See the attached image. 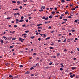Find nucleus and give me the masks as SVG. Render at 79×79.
Returning a JSON list of instances; mask_svg holds the SVG:
<instances>
[{"instance_id":"obj_1","label":"nucleus","mask_w":79,"mask_h":79,"mask_svg":"<svg viewBox=\"0 0 79 79\" xmlns=\"http://www.w3.org/2000/svg\"><path fill=\"white\" fill-rule=\"evenodd\" d=\"M43 19H45V20H48V17L45 18V17L44 16L42 18Z\"/></svg>"},{"instance_id":"obj_2","label":"nucleus","mask_w":79,"mask_h":79,"mask_svg":"<svg viewBox=\"0 0 79 79\" xmlns=\"http://www.w3.org/2000/svg\"><path fill=\"white\" fill-rule=\"evenodd\" d=\"M45 7L44 6H42L41 7V10H43V9H45Z\"/></svg>"},{"instance_id":"obj_3","label":"nucleus","mask_w":79,"mask_h":79,"mask_svg":"<svg viewBox=\"0 0 79 79\" xmlns=\"http://www.w3.org/2000/svg\"><path fill=\"white\" fill-rule=\"evenodd\" d=\"M19 41H20V42H23V41L22 40V38H19Z\"/></svg>"},{"instance_id":"obj_4","label":"nucleus","mask_w":79,"mask_h":79,"mask_svg":"<svg viewBox=\"0 0 79 79\" xmlns=\"http://www.w3.org/2000/svg\"><path fill=\"white\" fill-rule=\"evenodd\" d=\"M70 14L71 15V16H73V15L74 12L72 11V12H71V13H70Z\"/></svg>"},{"instance_id":"obj_5","label":"nucleus","mask_w":79,"mask_h":79,"mask_svg":"<svg viewBox=\"0 0 79 79\" xmlns=\"http://www.w3.org/2000/svg\"><path fill=\"white\" fill-rule=\"evenodd\" d=\"M23 21H24V20H23V19H21L20 20L19 22H20V23H22V22H23Z\"/></svg>"},{"instance_id":"obj_6","label":"nucleus","mask_w":79,"mask_h":79,"mask_svg":"<svg viewBox=\"0 0 79 79\" xmlns=\"http://www.w3.org/2000/svg\"><path fill=\"white\" fill-rule=\"evenodd\" d=\"M76 68L75 67H73L72 68V69L73 70H74V69H75Z\"/></svg>"},{"instance_id":"obj_7","label":"nucleus","mask_w":79,"mask_h":79,"mask_svg":"<svg viewBox=\"0 0 79 79\" xmlns=\"http://www.w3.org/2000/svg\"><path fill=\"white\" fill-rule=\"evenodd\" d=\"M3 37L6 40H8V39L6 38L5 37V36H3Z\"/></svg>"},{"instance_id":"obj_8","label":"nucleus","mask_w":79,"mask_h":79,"mask_svg":"<svg viewBox=\"0 0 79 79\" xmlns=\"http://www.w3.org/2000/svg\"><path fill=\"white\" fill-rule=\"evenodd\" d=\"M39 66V64H38V63L36 64L35 65V66H34V67H36V66Z\"/></svg>"},{"instance_id":"obj_9","label":"nucleus","mask_w":79,"mask_h":79,"mask_svg":"<svg viewBox=\"0 0 79 79\" xmlns=\"http://www.w3.org/2000/svg\"><path fill=\"white\" fill-rule=\"evenodd\" d=\"M25 74H29V71H27L26 72Z\"/></svg>"},{"instance_id":"obj_10","label":"nucleus","mask_w":79,"mask_h":79,"mask_svg":"<svg viewBox=\"0 0 79 79\" xmlns=\"http://www.w3.org/2000/svg\"><path fill=\"white\" fill-rule=\"evenodd\" d=\"M19 10V9H18V8L13 9V10Z\"/></svg>"},{"instance_id":"obj_11","label":"nucleus","mask_w":79,"mask_h":79,"mask_svg":"<svg viewBox=\"0 0 79 79\" xmlns=\"http://www.w3.org/2000/svg\"><path fill=\"white\" fill-rule=\"evenodd\" d=\"M34 66H33V67L31 68L30 69V70H32V69H34Z\"/></svg>"},{"instance_id":"obj_12","label":"nucleus","mask_w":79,"mask_h":79,"mask_svg":"<svg viewBox=\"0 0 79 79\" xmlns=\"http://www.w3.org/2000/svg\"><path fill=\"white\" fill-rule=\"evenodd\" d=\"M61 2L62 3H64V2H65V1H64V0H61Z\"/></svg>"},{"instance_id":"obj_13","label":"nucleus","mask_w":79,"mask_h":79,"mask_svg":"<svg viewBox=\"0 0 79 79\" xmlns=\"http://www.w3.org/2000/svg\"><path fill=\"white\" fill-rule=\"evenodd\" d=\"M14 16H16V15H17V13H15L14 14Z\"/></svg>"},{"instance_id":"obj_14","label":"nucleus","mask_w":79,"mask_h":79,"mask_svg":"<svg viewBox=\"0 0 79 79\" xmlns=\"http://www.w3.org/2000/svg\"><path fill=\"white\" fill-rule=\"evenodd\" d=\"M43 35H44V38L45 37L47 36V35H46V34H44Z\"/></svg>"},{"instance_id":"obj_15","label":"nucleus","mask_w":79,"mask_h":79,"mask_svg":"<svg viewBox=\"0 0 79 79\" xmlns=\"http://www.w3.org/2000/svg\"><path fill=\"white\" fill-rule=\"evenodd\" d=\"M14 32H15V31H10V33H14Z\"/></svg>"},{"instance_id":"obj_16","label":"nucleus","mask_w":79,"mask_h":79,"mask_svg":"<svg viewBox=\"0 0 79 79\" xmlns=\"http://www.w3.org/2000/svg\"><path fill=\"white\" fill-rule=\"evenodd\" d=\"M16 40V38H12V40Z\"/></svg>"},{"instance_id":"obj_17","label":"nucleus","mask_w":79,"mask_h":79,"mask_svg":"<svg viewBox=\"0 0 79 79\" xmlns=\"http://www.w3.org/2000/svg\"><path fill=\"white\" fill-rule=\"evenodd\" d=\"M25 32L26 33H28V32H29V31H25Z\"/></svg>"},{"instance_id":"obj_18","label":"nucleus","mask_w":79,"mask_h":79,"mask_svg":"<svg viewBox=\"0 0 79 79\" xmlns=\"http://www.w3.org/2000/svg\"><path fill=\"white\" fill-rule=\"evenodd\" d=\"M27 35V34L25 33L24 34H23L22 35V36H23V35Z\"/></svg>"},{"instance_id":"obj_19","label":"nucleus","mask_w":79,"mask_h":79,"mask_svg":"<svg viewBox=\"0 0 79 79\" xmlns=\"http://www.w3.org/2000/svg\"><path fill=\"white\" fill-rule=\"evenodd\" d=\"M49 48H50V49H53V47H50Z\"/></svg>"},{"instance_id":"obj_20","label":"nucleus","mask_w":79,"mask_h":79,"mask_svg":"<svg viewBox=\"0 0 79 79\" xmlns=\"http://www.w3.org/2000/svg\"><path fill=\"white\" fill-rule=\"evenodd\" d=\"M50 39V37H48L46 39V40H48V39Z\"/></svg>"},{"instance_id":"obj_21","label":"nucleus","mask_w":79,"mask_h":79,"mask_svg":"<svg viewBox=\"0 0 79 79\" xmlns=\"http://www.w3.org/2000/svg\"><path fill=\"white\" fill-rule=\"evenodd\" d=\"M55 11H52V12L51 13L52 14H55Z\"/></svg>"},{"instance_id":"obj_22","label":"nucleus","mask_w":79,"mask_h":79,"mask_svg":"<svg viewBox=\"0 0 79 79\" xmlns=\"http://www.w3.org/2000/svg\"><path fill=\"white\" fill-rule=\"evenodd\" d=\"M12 3H16V1H12Z\"/></svg>"},{"instance_id":"obj_23","label":"nucleus","mask_w":79,"mask_h":79,"mask_svg":"<svg viewBox=\"0 0 79 79\" xmlns=\"http://www.w3.org/2000/svg\"><path fill=\"white\" fill-rule=\"evenodd\" d=\"M19 66L20 68H23V65H20Z\"/></svg>"},{"instance_id":"obj_24","label":"nucleus","mask_w":79,"mask_h":79,"mask_svg":"<svg viewBox=\"0 0 79 79\" xmlns=\"http://www.w3.org/2000/svg\"><path fill=\"white\" fill-rule=\"evenodd\" d=\"M49 64V65H52V62L50 63Z\"/></svg>"},{"instance_id":"obj_25","label":"nucleus","mask_w":79,"mask_h":79,"mask_svg":"<svg viewBox=\"0 0 79 79\" xmlns=\"http://www.w3.org/2000/svg\"><path fill=\"white\" fill-rule=\"evenodd\" d=\"M33 55H35V56H36L37 55V54H36L35 53L33 54Z\"/></svg>"},{"instance_id":"obj_26","label":"nucleus","mask_w":79,"mask_h":79,"mask_svg":"<svg viewBox=\"0 0 79 79\" xmlns=\"http://www.w3.org/2000/svg\"><path fill=\"white\" fill-rule=\"evenodd\" d=\"M37 29H42V27H39L37 28Z\"/></svg>"},{"instance_id":"obj_27","label":"nucleus","mask_w":79,"mask_h":79,"mask_svg":"<svg viewBox=\"0 0 79 79\" xmlns=\"http://www.w3.org/2000/svg\"><path fill=\"white\" fill-rule=\"evenodd\" d=\"M76 10V9L75 8H73V9H72V10L73 11L74 10Z\"/></svg>"},{"instance_id":"obj_28","label":"nucleus","mask_w":79,"mask_h":79,"mask_svg":"<svg viewBox=\"0 0 79 79\" xmlns=\"http://www.w3.org/2000/svg\"><path fill=\"white\" fill-rule=\"evenodd\" d=\"M72 32H75V31H76V30H72Z\"/></svg>"},{"instance_id":"obj_29","label":"nucleus","mask_w":79,"mask_h":79,"mask_svg":"<svg viewBox=\"0 0 79 79\" xmlns=\"http://www.w3.org/2000/svg\"><path fill=\"white\" fill-rule=\"evenodd\" d=\"M17 15H18V16H19V15H20V14L19 12H18L17 13Z\"/></svg>"},{"instance_id":"obj_30","label":"nucleus","mask_w":79,"mask_h":79,"mask_svg":"<svg viewBox=\"0 0 79 79\" xmlns=\"http://www.w3.org/2000/svg\"><path fill=\"white\" fill-rule=\"evenodd\" d=\"M31 76H34V74H31Z\"/></svg>"},{"instance_id":"obj_31","label":"nucleus","mask_w":79,"mask_h":79,"mask_svg":"<svg viewBox=\"0 0 79 79\" xmlns=\"http://www.w3.org/2000/svg\"><path fill=\"white\" fill-rule=\"evenodd\" d=\"M57 56H60V54L58 53V54H57Z\"/></svg>"},{"instance_id":"obj_32","label":"nucleus","mask_w":79,"mask_h":79,"mask_svg":"<svg viewBox=\"0 0 79 79\" xmlns=\"http://www.w3.org/2000/svg\"><path fill=\"white\" fill-rule=\"evenodd\" d=\"M39 11H43V9H41V10H39Z\"/></svg>"},{"instance_id":"obj_33","label":"nucleus","mask_w":79,"mask_h":79,"mask_svg":"<svg viewBox=\"0 0 79 79\" xmlns=\"http://www.w3.org/2000/svg\"><path fill=\"white\" fill-rule=\"evenodd\" d=\"M69 18H70V19H71V18H72V17H71V16H69Z\"/></svg>"},{"instance_id":"obj_34","label":"nucleus","mask_w":79,"mask_h":79,"mask_svg":"<svg viewBox=\"0 0 79 79\" xmlns=\"http://www.w3.org/2000/svg\"><path fill=\"white\" fill-rule=\"evenodd\" d=\"M25 26H26V25L25 24H24L22 25L23 27H25Z\"/></svg>"},{"instance_id":"obj_35","label":"nucleus","mask_w":79,"mask_h":79,"mask_svg":"<svg viewBox=\"0 0 79 79\" xmlns=\"http://www.w3.org/2000/svg\"><path fill=\"white\" fill-rule=\"evenodd\" d=\"M49 18H50V19L52 18V17L51 16H49Z\"/></svg>"},{"instance_id":"obj_36","label":"nucleus","mask_w":79,"mask_h":79,"mask_svg":"<svg viewBox=\"0 0 79 79\" xmlns=\"http://www.w3.org/2000/svg\"><path fill=\"white\" fill-rule=\"evenodd\" d=\"M75 23H77V20H75Z\"/></svg>"},{"instance_id":"obj_37","label":"nucleus","mask_w":79,"mask_h":79,"mask_svg":"<svg viewBox=\"0 0 79 79\" xmlns=\"http://www.w3.org/2000/svg\"><path fill=\"white\" fill-rule=\"evenodd\" d=\"M60 71H63V68H60Z\"/></svg>"},{"instance_id":"obj_38","label":"nucleus","mask_w":79,"mask_h":79,"mask_svg":"<svg viewBox=\"0 0 79 79\" xmlns=\"http://www.w3.org/2000/svg\"><path fill=\"white\" fill-rule=\"evenodd\" d=\"M14 27H17V25H15Z\"/></svg>"},{"instance_id":"obj_39","label":"nucleus","mask_w":79,"mask_h":79,"mask_svg":"<svg viewBox=\"0 0 79 79\" xmlns=\"http://www.w3.org/2000/svg\"><path fill=\"white\" fill-rule=\"evenodd\" d=\"M32 19V17H29V19Z\"/></svg>"},{"instance_id":"obj_40","label":"nucleus","mask_w":79,"mask_h":79,"mask_svg":"<svg viewBox=\"0 0 79 79\" xmlns=\"http://www.w3.org/2000/svg\"><path fill=\"white\" fill-rule=\"evenodd\" d=\"M31 39H34V36H31Z\"/></svg>"},{"instance_id":"obj_41","label":"nucleus","mask_w":79,"mask_h":79,"mask_svg":"<svg viewBox=\"0 0 79 79\" xmlns=\"http://www.w3.org/2000/svg\"><path fill=\"white\" fill-rule=\"evenodd\" d=\"M48 29H52V27L50 26L49 27H48Z\"/></svg>"},{"instance_id":"obj_42","label":"nucleus","mask_w":79,"mask_h":79,"mask_svg":"<svg viewBox=\"0 0 79 79\" xmlns=\"http://www.w3.org/2000/svg\"><path fill=\"white\" fill-rule=\"evenodd\" d=\"M41 39H40V38H39L38 39V40H39V41H40V40H41Z\"/></svg>"},{"instance_id":"obj_43","label":"nucleus","mask_w":79,"mask_h":79,"mask_svg":"<svg viewBox=\"0 0 79 79\" xmlns=\"http://www.w3.org/2000/svg\"><path fill=\"white\" fill-rule=\"evenodd\" d=\"M60 19H62L63 18V17H61V16H60Z\"/></svg>"},{"instance_id":"obj_44","label":"nucleus","mask_w":79,"mask_h":79,"mask_svg":"<svg viewBox=\"0 0 79 79\" xmlns=\"http://www.w3.org/2000/svg\"><path fill=\"white\" fill-rule=\"evenodd\" d=\"M55 32V31H52L51 33H53Z\"/></svg>"},{"instance_id":"obj_45","label":"nucleus","mask_w":79,"mask_h":79,"mask_svg":"<svg viewBox=\"0 0 79 79\" xmlns=\"http://www.w3.org/2000/svg\"><path fill=\"white\" fill-rule=\"evenodd\" d=\"M70 77H71V78H73V76L71 75L70 76Z\"/></svg>"},{"instance_id":"obj_46","label":"nucleus","mask_w":79,"mask_h":79,"mask_svg":"<svg viewBox=\"0 0 79 79\" xmlns=\"http://www.w3.org/2000/svg\"><path fill=\"white\" fill-rule=\"evenodd\" d=\"M64 21H67V19H63Z\"/></svg>"},{"instance_id":"obj_47","label":"nucleus","mask_w":79,"mask_h":79,"mask_svg":"<svg viewBox=\"0 0 79 79\" xmlns=\"http://www.w3.org/2000/svg\"><path fill=\"white\" fill-rule=\"evenodd\" d=\"M1 43H3V40H1Z\"/></svg>"},{"instance_id":"obj_48","label":"nucleus","mask_w":79,"mask_h":79,"mask_svg":"<svg viewBox=\"0 0 79 79\" xmlns=\"http://www.w3.org/2000/svg\"><path fill=\"white\" fill-rule=\"evenodd\" d=\"M29 22V20L28 19H27L26 20V22Z\"/></svg>"},{"instance_id":"obj_49","label":"nucleus","mask_w":79,"mask_h":79,"mask_svg":"<svg viewBox=\"0 0 79 79\" xmlns=\"http://www.w3.org/2000/svg\"><path fill=\"white\" fill-rule=\"evenodd\" d=\"M66 41V40L65 39L64 41H63V42H64Z\"/></svg>"},{"instance_id":"obj_50","label":"nucleus","mask_w":79,"mask_h":79,"mask_svg":"<svg viewBox=\"0 0 79 79\" xmlns=\"http://www.w3.org/2000/svg\"><path fill=\"white\" fill-rule=\"evenodd\" d=\"M16 21H19V19H16Z\"/></svg>"},{"instance_id":"obj_51","label":"nucleus","mask_w":79,"mask_h":79,"mask_svg":"<svg viewBox=\"0 0 79 79\" xmlns=\"http://www.w3.org/2000/svg\"><path fill=\"white\" fill-rule=\"evenodd\" d=\"M19 23V22L18 21H16V24H17V23Z\"/></svg>"},{"instance_id":"obj_52","label":"nucleus","mask_w":79,"mask_h":79,"mask_svg":"<svg viewBox=\"0 0 79 79\" xmlns=\"http://www.w3.org/2000/svg\"><path fill=\"white\" fill-rule=\"evenodd\" d=\"M66 23V22H64L63 23H62V24H64V23Z\"/></svg>"},{"instance_id":"obj_53","label":"nucleus","mask_w":79,"mask_h":79,"mask_svg":"<svg viewBox=\"0 0 79 79\" xmlns=\"http://www.w3.org/2000/svg\"><path fill=\"white\" fill-rule=\"evenodd\" d=\"M22 6H20L19 7V8H20V9H22Z\"/></svg>"},{"instance_id":"obj_54","label":"nucleus","mask_w":79,"mask_h":79,"mask_svg":"<svg viewBox=\"0 0 79 79\" xmlns=\"http://www.w3.org/2000/svg\"><path fill=\"white\" fill-rule=\"evenodd\" d=\"M26 1H27V0H23V2H26Z\"/></svg>"},{"instance_id":"obj_55","label":"nucleus","mask_w":79,"mask_h":79,"mask_svg":"<svg viewBox=\"0 0 79 79\" xmlns=\"http://www.w3.org/2000/svg\"><path fill=\"white\" fill-rule=\"evenodd\" d=\"M14 21H12V22H11V23L12 24H13V23H14Z\"/></svg>"},{"instance_id":"obj_56","label":"nucleus","mask_w":79,"mask_h":79,"mask_svg":"<svg viewBox=\"0 0 79 79\" xmlns=\"http://www.w3.org/2000/svg\"><path fill=\"white\" fill-rule=\"evenodd\" d=\"M58 42H61V40H58Z\"/></svg>"},{"instance_id":"obj_57","label":"nucleus","mask_w":79,"mask_h":79,"mask_svg":"<svg viewBox=\"0 0 79 79\" xmlns=\"http://www.w3.org/2000/svg\"><path fill=\"white\" fill-rule=\"evenodd\" d=\"M73 73H72L70 72L69 73V74L70 75H71V74H72Z\"/></svg>"},{"instance_id":"obj_58","label":"nucleus","mask_w":79,"mask_h":79,"mask_svg":"<svg viewBox=\"0 0 79 79\" xmlns=\"http://www.w3.org/2000/svg\"><path fill=\"white\" fill-rule=\"evenodd\" d=\"M23 18H24V17L23 16H22L21 17V19H23Z\"/></svg>"},{"instance_id":"obj_59","label":"nucleus","mask_w":79,"mask_h":79,"mask_svg":"<svg viewBox=\"0 0 79 79\" xmlns=\"http://www.w3.org/2000/svg\"><path fill=\"white\" fill-rule=\"evenodd\" d=\"M55 10H58V8H56Z\"/></svg>"},{"instance_id":"obj_60","label":"nucleus","mask_w":79,"mask_h":79,"mask_svg":"<svg viewBox=\"0 0 79 79\" xmlns=\"http://www.w3.org/2000/svg\"><path fill=\"white\" fill-rule=\"evenodd\" d=\"M65 15H66V14H68V12H66L65 13Z\"/></svg>"},{"instance_id":"obj_61","label":"nucleus","mask_w":79,"mask_h":79,"mask_svg":"<svg viewBox=\"0 0 79 79\" xmlns=\"http://www.w3.org/2000/svg\"><path fill=\"white\" fill-rule=\"evenodd\" d=\"M36 35H39V33L36 32Z\"/></svg>"},{"instance_id":"obj_62","label":"nucleus","mask_w":79,"mask_h":79,"mask_svg":"<svg viewBox=\"0 0 79 79\" xmlns=\"http://www.w3.org/2000/svg\"><path fill=\"white\" fill-rule=\"evenodd\" d=\"M38 32H40V31H41L40 30H38Z\"/></svg>"},{"instance_id":"obj_63","label":"nucleus","mask_w":79,"mask_h":79,"mask_svg":"<svg viewBox=\"0 0 79 79\" xmlns=\"http://www.w3.org/2000/svg\"><path fill=\"white\" fill-rule=\"evenodd\" d=\"M17 3L18 4L20 3V2H19V1H18Z\"/></svg>"},{"instance_id":"obj_64","label":"nucleus","mask_w":79,"mask_h":79,"mask_svg":"<svg viewBox=\"0 0 79 79\" xmlns=\"http://www.w3.org/2000/svg\"><path fill=\"white\" fill-rule=\"evenodd\" d=\"M78 7H79V6H76L75 7V8H78Z\"/></svg>"}]
</instances>
